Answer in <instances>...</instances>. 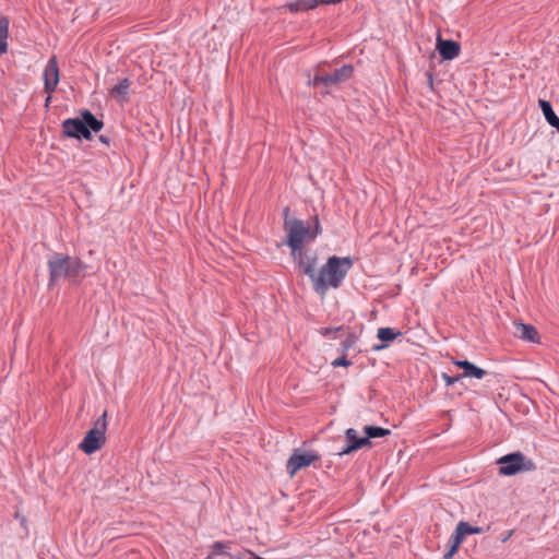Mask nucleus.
<instances>
[{"label": "nucleus", "instance_id": "f257e3e1", "mask_svg": "<svg viewBox=\"0 0 559 559\" xmlns=\"http://www.w3.org/2000/svg\"><path fill=\"white\" fill-rule=\"evenodd\" d=\"M353 266L350 257L332 255L313 278V290L324 296L329 288H338Z\"/></svg>", "mask_w": 559, "mask_h": 559}, {"label": "nucleus", "instance_id": "f03ea898", "mask_svg": "<svg viewBox=\"0 0 559 559\" xmlns=\"http://www.w3.org/2000/svg\"><path fill=\"white\" fill-rule=\"evenodd\" d=\"M289 209H284L285 222L284 230L286 233V243L292 251L299 250L305 243L313 241L321 234V226L318 216L309 221L298 218H288Z\"/></svg>", "mask_w": 559, "mask_h": 559}, {"label": "nucleus", "instance_id": "7ed1b4c3", "mask_svg": "<svg viewBox=\"0 0 559 559\" xmlns=\"http://www.w3.org/2000/svg\"><path fill=\"white\" fill-rule=\"evenodd\" d=\"M47 265L50 284L60 278L75 281L86 269V265L79 258L60 252L50 254Z\"/></svg>", "mask_w": 559, "mask_h": 559}, {"label": "nucleus", "instance_id": "20e7f679", "mask_svg": "<svg viewBox=\"0 0 559 559\" xmlns=\"http://www.w3.org/2000/svg\"><path fill=\"white\" fill-rule=\"evenodd\" d=\"M107 414L104 413L94 423L92 429H90L82 442L80 443V449L86 454H93L97 450L102 448L105 443L106 437L105 432L107 429Z\"/></svg>", "mask_w": 559, "mask_h": 559}, {"label": "nucleus", "instance_id": "39448f33", "mask_svg": "<svg viewBox=\"0 0 559 559\" xmlns=\"http://www.w3.org/2000/svg\"><path fill=\"white\" fill-rule=\"evenodd\" d=\"M499 473L506 476H512L521 472H528L535 468L531 460H526L522 452H514L500 457L497 461Z\"/></svg>", "mask_w": 559, "mask_h": 559}, {"label": "nucleus", "instance_id": "423d86ee", "mask_svg": "<svg viewBox=\"0 0 559 559\" xmlns=\"http://www.w3.org/2000/svg\"><path fill=\"white\" fill-rule=\"evenodd\" d=\"M292 257L297 264L298 269L307 275L311 284L313 283V278H316V275L318 273L317 271V264H318V257L316 252H308L304 251L302 248L299 250L292 251Z\"/></svg>", "mask_w": 559, "mask_h": 559}, {"label": "nucleus", "instance_id": "0eeeda50", "mask_svg": "<svg viewBox=\"0 0 559 559\" xmlns=\"http://www.w3.org/2000/svg\"><path fill=\"white\" fill-rule=\"evenodd\" d=\"M319 457L316 451L296 449L287 461L286 471L290 477H293L299 469L311 465L313 462L318 461Z\"/></svg>", "mask_w": 559, "mask_h": 559}, {"label": "nucleus", "instance_id": "6e6552de", "mask_svg": "<svg viewBox=\"0 0 559 559\" xmlns=\"http://www.w3.org/2000/svg\"><path fill=\"white\" fill-rule=\"evenodd\" d=\"M352 74H353V67L352 66H343L340 69H336L331 74H322V73L316 74L314 78L312 79V81H310L309 83L312 84L313 86H317L319 84H323L325 86L336 85V84L347 81L352 76Z\"/></svg>", "mask_w": 559, "mask_h": 559}, {"label": "nucleus", "instance_id": "1a4fd4ad", "mask_svg": "<svg viewBox=\"0 0 559 559\" xmlns=\"http://www.w3.org/2000/svg\"><path fill=\"white\" fill-rule=\"evenodd\" d=\"M43 79H44L45 93H47L48 95H51L56 91L57 85L60 80L58 62H57V58L55 56H52L48 60V62L44 69Z\"/></svg>", "mask_w": 559, "mask_h": 559}, {"label": "nucleus", "instance_id": "9d476101", "mask_svg": "<svg viewBox=\"0 0 559 559\" xmlns=\"http://www.w3.org/2000/svg\"><path fill=\"white\" fill-rule=\"evenodd\" d=\"M62 131L66 136L73 139H91V131L85 128L84 122L80 118H70L62 122Z\"/></svg>", "mask_w": 559, "mask_h": 559}, {"label": "nucleus", "instance_id": "9b49d317", "mask_svg": "<svg viewBox=\"0 0 559 559\" xmlns=\"http://www.w3.org/2000/svg\"><path fill=\"white\" fill-rule=\"evenodd\" d=\"M437 50L443 60H452L460 55L461 46L459 43L450 39L437 38Z\"/></svg>", "mask_w": 559, "mask_h": 559}, {"label": "nucleus", "instance_id": "f8f14e48", "mask_svg": "<svg viewBox=\"0 0 559 559\" xmlns=\"http://www.w3.org/2000/svg\"><path fill=\"white\" fill-rule=\"evenodd\" d=\"M514 335L523 341L533 343H537L539 340L538 332L533 325L521 322L514 323Z\"/></svg>", "mask_w": 559, "mask_h": 559}, {"label": "nucleus", "instance_id": "ddd939ff", "mask_svg": "<svg viewBox=\"0 0 559 559\" xmlns=\"http://www.w3.org/2000/svg\"><path fill=\"white\" fill-rule=\"evenodd\" d=\"M454 365L464 370L462 377L481 379L487 373L486 370L475 366L468 360H456Z\"/></svg>", "mask_w": 559, "mask_h": 559}, {"label": "nucleus", "instance_id": "4468645a", "mask_svg": "<svg viewBox=\"0 0 559 559\" xmlns=\"http://www.w3.org/2000/svg\"><path fill=\"white\" fill-rule=\"evenodd\" d=\"M345 437L347 439V441L353 444V447L358 450V449H361L364 447H368V445H371V442L368 440L367 436L366 437H358V432L356 429L354 428H348L346 431H345Z\"/></svg>", "mask_w": 559, "mask_h": 559}, {"label": "nucleus", "instance_id": "2eb2a0df", "mask_svg": "<svg viewBox=\"0 0 559 559\" xmlns=\"http://www.w3.org/2000/svg\"><path fill=\"white\" fill-rule=\"evenodd\" d=\"M539 106L546 121L559 131V118L555 114L551 104L548 100H539Z\"/></svg>", "mask_w": 559, "mask_h": 559}, {"label": "nucleus", "instance_id": "dca6fc26", "mask_svg": "<svg viewBox=\"0 0 559 559\" xmlns=\"http://www.w3.org/2000/svg\"><path fill=\"white\" fill-rule=\"evenodd\" d=\"M81 117L85 128H87L90 131L93 130L94 132H98L102 130L104 126L103 121L98 120L90 110H84L81 114Z\"/></svg>", "mask_w": 559, "mask_h": 559}, {"label": "nucleus", "instance_id": "f3484780", "mask_svg": "<svg viewBox=\"0 0 559 559\" xmlns=\"http://www.w3.org/2000/svg\"><path fill=\"white\" fill-rule=\"evenodd\" d=\"M9 20L0 14V55L8 50Z\"/></svg>", "mask_w": 559, "mask_h": 559}, {"label": "nucleus", "instance_id": "a211bd4d", "mask_svg": "<svg viewBox=\"0 0 559 559\" xmlns=\"http://www.w3.org/2000/svg\"><path fill=\"white\" fill-rule=\"evenodd\" d=\"M129 87H130V81L128 79H122L119 81L118 84H116L110 90V93H111V95L119 97V99L121 102H123L128 95Z\"/></svg>", "mask_w": 559, "mask_h": 559}, {"label": "nucleus", "instance_id": "6ab92c4d", "mask_svg": "<svg viewBox=\"0 0 559 559\" xmlns=\"http://www.w3.org/2000/svg\"><path fill=\"white\" fill-rule=\"evenodd\" d=\"M364 431L370 441L373 438H382L389 436L391 431L389 429L377 427V426H365Z\"/></svg>", "mask_w": 559, "mask_h": 559}, {"label": "nucleus", "instance_id": "aec40b11", "mask_svg": "<svg viewBox=\"0 0 559 559\" xmlns=\"http://www.w3.org/2000/svg\"><path fill=\"white\" fill-rule=\"evenodd\" d=\"M401 335L400 331H394L392 328H380L377 332V337L382 342H392Z\"/></svg>", "mask_w": 559, "mask_h": 559}, {"label": "nucleus", "instance_id": "412c9836", "mask_svg": "<svg viewBox=\"0 0 559 559\" xmlns=\"http://www.w3.org/2000/svg\"><path fill=\"white\" fill-rule=\"evenodd\" d=\"M455 531L465 538L466 535H469V534H479L481 533V528L480 527H474L472 525H469L467 522H459V524L456 525V528Z\"/></svg>", "mask_w": 559, "mask_h": 559}, {"label": "nucleus", "instance_id": "4be33fe9", "mask_svg": "<svg viewBox=\"0 0 559 559\" xmlns=\"http://www.w3.org/2000/svg\"><path fill=\"white\" fill-rule=\"evenodd\" d=\"M229 548L228 544L223 542H215L212 545V554L209 556V559H211L213 556L226 554V550Z\"/></svg>", "mask_w": 559, "mask_h": 559}, {"label": "nucleus", "instance_id": "5701e85b", "mask_svg": "<svg viewBox=\"0 0 559 559\" xmlns=\"http://www.w3.org/2000/svg\"><path fill=\"white\" fill-rule=\"evenodd\" d=\"M356 335L354 333H349L347 335V337L342 342V350H343V354H346L347 350L354 346V344L356 343Z\"/></svg>", "mask_w": 559, "mask_h": 559}, {"label": "nucleus", "instance_id": "b1692460", "mask_svg": "<svg viewBox=\"0 0 559 559\" xmlns=\"http://www.w3.org/2000/svg\"><path fill=\"white\" fill-rule=\"evenodd\" d=\"M463 540H464V537L461 536L456 531H454L453 534L449 538V545L450 546L452 545V547L454 549H457Z\"/></svg>", "mask_w": 559, "mask_h": 559}, {"label": "nucleus", "instance_id": "393cba45", "mask_svg": "<svg viewBox=\"0 0 559 559\" xmlns=\"http://www.w3.org/2000/svg\"><path fill=\"white\" fill-rule=\"evenodd\" d=\"M463 540H464V537L461 536L456 531H454L453 534L449 538V545L450 546L452 545V547L454 549H457Z\"/></svg>", "mask_w": 559, "mask_h": 559}, {"label": "nucleus", "instance_id": "a878e982", "mask_svg": "<svg viewBox=\"0 0 559 559\" xmlns=\"http://www.w3.org/2000/svg\"><path fill=\"white\" fill-rule=\"evenodd\" d=\"M342 329H343L342 326H337V328H322L320 330V334L323 335V336H328V337L334 338L335 334L338 331H341Z\"/></svg>", "mask_w": 559, "mask_h": 559}, {"label": "nucleus", "instance_id": "bb28decb", "mask_svg": "<svg viewBox=\"0 0 559 559\" xmlns=\"http://www.w3.org/2000/svg\"><path fill=\"white\" fill-rule=\"evenodd\" d=\"M350 365L352 361L346 358L345 354L342 357H338L332 361L333 367H347Z\"/></svg>", "mask_w": 559, "mask_h": 559}, {"label": "nucleus", "instance_id": "cd10ccee", "mask_svg": "<svg viewBox=\"0 0 559 559\" xmlns=\"http://www.w3.org/2000/svg\"><path fill=\"white\" fill-rule=\"evenodd\" d=\"M301 1H302L301 5L304 8V11L313 10L318 5H321V2H319V0H301Z\"/></svg>", "mask_w": 559, "mask_h": 559}, {"label": "nucleus", "instance_id": "c85d7f7f", "mask_svg": "<svg viewBox=\"0 0 559 559\" xmlns=\"http://www.w3.org/2000/svg\"><path fill=\"white\" fill-rule=\"evenodd\" d=\"M301 3H302L301 0H296L294 2L287 3L286 7L289 9L290 12L297 13V12L304 11Z\"/></svg>", "mask_w": 559, "mask_h": 559}, {"label": "nucleus", "instance_id": "c756f323", "mask_svg": "<svg viewBox=\"0 0 559 559\" xmlns=\"http://www.w3.org/2000/svg\"><path fill=\"white\" fill-rule=\"evenodd\" d=\"M442 379H443L445 385L450 386V385H453L455 382H457L461 379V376L452 377V376H449L448 373H443Z\"/></svg>", "mask_w": 559, "mask_h": 559}, {"label": "nucleus", "instance_id": "7c9ffc66", "mask_svg": "<svg viewBox=\"0 0 559 559\" xmlns=\"http://www.w3.org/2000/svg\"><path fill=\"white\" fill-rule=\"evenodd\" d=\"M353 451H356V449L353 447V444H350V443L347 441L346 447H345L342 451H340L337 454H338L340 456H343V455H347V454L352 453Z\"/></svg>", "mask_w": 559, "mask_h": 559}, {"label": "nucleus", "instance_id": "2f4dec72", "mask_svg": "<svg viewBox=\"0 0 559 559\" xmlns=\"http://www.w3.org/2000/svg\"><path fill=\"white\" fill-rule=\"evenodd\" d=\"M456 550H457V549H454V548L452 547V545H451V546H450V548H449V550L444 554L443 558H444V559H451V558L454 556V554L456 552Z\"/></svg>", "mask_w": 559, "mask_h": 559}, {"label": "nucleus", "instance_id": "473e14b6", "mask_svg": "<svg viewBox=\"0 0 559 559\" xmlns=\"http://www.w3.org/2000/svg\"><path fill=\"white\" fill-rule=\"evenodd\" d=\"M99 140H100V142H103V143H105V144H108V139H107L106 136L100 135V136H99Z\"/></svg>", "mask_w": 559, "mask_h": 559}, {"label": "nucleus", "instance_id": "72a5a7b5", "mask_svg": "<svg viewBox=\"0 0 559 559\" xmlns=\"http://www.w3.org/2000/svg\"><path fill=\"white\" fill-rule=\"evenodd\" d=\"M50 100H51V95H48V97L46 98L45 105L48 106Z\"/></svg>", "mask_w": 559, "mask_h": 559}, {"label": "nucleus", "instance_id": "f704fd0d", "mask_svg": "<svg viewBox=\"0 0 559 559\" xmlns=\"http://www.w3.org/2000/svg\"><path fill=\"white\" fill-rule=\"evenodd\" d=\"M384 347H385V345H377V346H374V349H376V350H380V349H382V348H384Z\"/></svg>", "mask_w": 559, "mask_h": 559}]
</instances>
